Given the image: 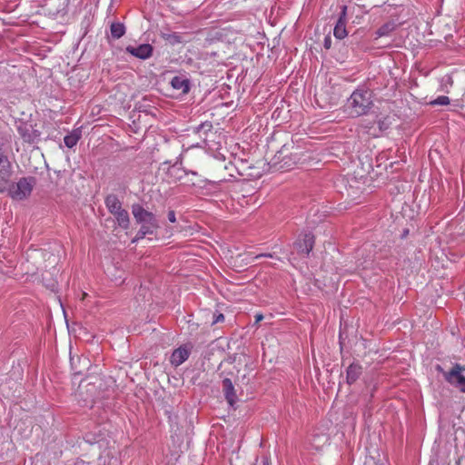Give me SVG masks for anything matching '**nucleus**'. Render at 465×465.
Segmentation results:
<instances>
[{
  "label": "nucleus",
  "mask_w": 465,
  "mask_h": 465,
  "mask_svg": "<svg viewBox=\"0 0 465 465\" xmlns=\"http://www.w3.org/2000/svg\"><path fill=\"white\" fill-rule=\"evenodd\" d=\"M193 346L190 344H183L175 349L170 358L171 364L178 367L188 360Z\"/></svg>",
  "instance_id": "nucleus-13"
},
{
  "label": "nucleus",
  "mask_w": 465,
  "mask_h": 465,
  "mask_svg": "<svg viewBox=\"0 0 465 465\" xmlns=\"http://www.w3.org/2000/svg\"><path fill=\"white\" fill-rule=\"evenodd\" d=\"M192 176H193L192 178H190L189 176L185 177L187 179L185 183L190 184V185H192V186L202 187V183L203 181L199 179L197 174H196V176H194V175H192Z\"/></svg>",
  "instance_id": "nucleus-25"
},
{
  "label": "nucleus",
  "mask_w": 465,
  "mask_h": 465,
  "mask_svg": "<svg viewBox=\"0 0 465 465\" xmlns=\"http://www.w3.org/2000/svg\"><path fill=\"white\" fill-rule=\"evenodd\" d=\"M378 125H379V131L380 132H382V131L388 129V124H386L384 120H379L378 121Z\"/></svg>",
  "instance_id": "nucleus-30"
},
{
  "label": "nucleus",
  "mask_w": 465,
  "mask_h": 465,
  "mask_svg": "<svg viewBox=\"0 0 465 465\" xmlns=\"http://www.w3.org/2000/svg\"><path fill=\"white\" fill-rule=\"evenodd\" d=\"M111 37L113 39H119L125 34V26L123 23L115 22L110 25Z\"/></svg>",
  "instance_id": "nucleus-19"
},
{
  "label": "nucleus",
  "mask_w": 465,
  "mask_h": 465,
  "mask_svg": "<svg viewBox=\"0 0 465 465\" xmlns=\"http://www.w3.org/2000/svg\"><path fill=\"white\" fill-rule=\"evenodd\" d=\"M274 163H281V168H291L301 157L297 153L291 152L288 144H284L274 155Z\"/></svg>",
  "instance_id": "nucleus-7"
},
{
  "label": "nucleus",
  "mask_w": 465,
  "mask_h": 465,
  "mask_svg": "<svg viewBox=\"0 0 465 465\" xmlns=\"http://www.w3.org/2000/svg\"><path fill=\"white\" fill-rule=\"evenodd\" d=\"M374 125V122H366V121H363V123L361 124V126L364 129H368V133L370 132V130L373 127Z\"/></svg>",
  "instance_id": "nucleus-29"
},
{
  "label": "nucleus",
  "mask_w": 465,
  "mask_h": 465,
  "mask_svg": "<svg viewBox=\"0 0 465 465\" xmlns=\"http://www.w3.org/2000/svg\"><path fill=\"white\" fill-rule=\"evenodd\" d=\"M167 218L170 223H175L176 222L175 212L173 210H169L168 213H167Z\"/></svg>",
  "instance_id": "nucleus-28"
},
{
  "label": "nucleus",
  "mask_w": 465,
  "mask_h": 465,
  "mask_svg": "<svg viewBox=\"0 0 465 465\" xmlns=\"http://www.w3.org/2000/svg\"><path fill=\"white\" fill-rule=\"evenodd\" d=\"M170 84L174 90L178 91L180 94L183 95L187 94L191 90V81L183 74L173 76L171 79Z\"/></svg>",
  "instance_id": "nucleus-15"
},
{
  "label": "nucleus",
  "mask_w": 465,
  "mask_h": 465,
  "mask_svg": "<svg viewBox=\"0 0 465 465\" xmlns=\"http://www.w3.org/2000/svg\"><path fill=\"white\" fill-rule=\"evenodd\" d=\"M262 257H270V258H272V255L271 253H260V254L256 255L254 257V259H259V258H262Z\"/></svg>",
  "instance_id": "nucleus-32"
},
{
  "label": "nucleus",
  "mask_w": 465,
  "mask_h": 465,
  "mask_svg": "<svg viewBox=\"0 0 465 465\" xmlns=\"http://www.w3.org/2000/svg\"><path fill=\"white\" fill-rule=\"evenodd\" d=\"M163 37L173 45L181 43V36L176 33L164 34Z\"/></svg>",
  "instance_id": "nucleus-23"
},
{
  "label": "nucleus",
  "mask_w": 465,
  "mask_h": 465,
  "mask_svg": "<svg viewBox=\"0 0 465 465\" xmlns=\"http://www.w3.org/2000/svg\"><path fill=\"white\" fill-rule=\"evenodd\" d=\"M213 129V126L212 122L205 121L194 128V133L199 135L200 139L205 145L210 146V137L216 134Z\"/></svg>",
  "instance_id": "nucleus-16"
},
{
  "label": "nucleus",
  "mask_w": 465,
  "mask_h": 465,
  "mask_svg": "<svg viewBox=\"0 0 465 465\" xmlns=\"http://www.w3.org/2000/svg\"><path fill=\"white\" fill-rule=\"evenodd\" d=\"M132 213L134 221L141 227L137 232L132 242H136L143 239L146 235H153L160 228V223L156 215L152 212L147 211L139 203L132 205Z\"/></svg>",
  "instance_id": "nucleus-1"
},
{
  "label": "nucleus",
  "mask_w": 465,
  "mask_h": 465,
  "mask_svg": "<svg viewBox=\"0 0 465 465\" xmlns=\"http://www.w3.org/2000/svg\"><path fill=\"white\" fill-rule=\"evenodd\" d=\"M263 319V316L262 314H256L255 315V323L259 322L260 321H262Z\"/></svg>",
  "instance_id": "nucleus-33"
},
{
  "label": "nucleus",
  "mask_w": 465,
  "mask_h": 465,
  "mask_svg": "<svg viewBox=\"0 0 465 465\" xmlns=\"http://www.w3.org/2000/svg\"><path fill=\"white\" fill-rule=\"evenodd\" d=\"M363 368L358 361L351 362L346 369V383H355L362 374Z\"/></svg>",
  "instance_id": "nucleus-17"
},
{
  "label": "nucleus",
  "mask_w": 465,
  "mask_h": 465,
  "mask_svg": "<svg viewBox=\"0 0 465 465\" xmlns=\"http://www.w3.org/2000/svg\"><path fill=\"white\" fill-rule=\"evenodd\" d=\"M348 47L351 48L353 54L358 55L360 53H364L369 50V44L364 40L362 32L360 30L355 31L348 37Z\"/></svg>",
  "instance_id": "nucleus-9"
},
{
  "label": "nucleus",
  "mask_w": 465,
  "mask_h": 465,
  "mask_svg": "<svg viewBox=\"0 0 465 465\" xmlns=\"http://www.w3.org/2000/svg\"><path fill=\"white\" fill-rule=\"evenodd\" d=\"M223 321H224V315L223 313H221V312L214 313L212 324H215V323H218V322H223Z\"/></svg>",
  "instance_id": "nucleus-26"
},
{
  "label": "nucleus",
  "mask_w": 465,
  "mask_h": 465,
  "mask_svg": "<svg viewBox=\"0 0 465 465\" xmlns=\"http://www.w3.org/2000/svg\"><path fill=\"white\" fill-rule=\"evenodd\" d=\"M435 369L438 372L442 373L448 383L458 389L460 392L465 393V375L463 374L465 371V366L460 363H454L451 369L446 371L438 364Z\"/></svg>",
  "instance_id": "nucleus-5"
},
{
  "label": "nucleus",
  "mask_w": 465,
  "mask_h": 465,
  "mask_svg": "<svg viewBox=\"0 0 465 465\" xmlns=\"http://www.w3.org/2000/svg\"><path fill=\"white\" fill-rule=\"evenodd\" d=\"M190 175L196 176V173L186 172L177 162L170 164L166 170V176L171 182H177Z\"/></svg>",
  "instance_id": "nucleus-14"
},
{
  "label": "nucleus",
  "mask_w": 465,
  "mask_h": 465,
  "mask_svg": "<svg viewBox=\"0 0 465 465\" xmlns=\"http://www.w3.org/2000/svg\"><path fill=\"white\" fill-rule=\"evenodd\" d=\"M262 465H271V459L269 456H262Z\"/></svg>",
  "instance_id": "nucleus-31"
},
{
  "label": "nucleus",
  "mask_w": 465,
  "mask_h": 465,
  "mask_svg": "<svg viewBox=\"0 0 465 465\" xmlns=\"http://www.w3.org/2000/svg\"><path fill=\"white\" fill-rule=\"evenodd\" d=\"M431 105H447L450 104V98L445 95H440L430 103Z\"/></svg>",
  "instance_id": "nucleus-24"
},
{
  "label": "nucleus",
  "mask_w": 465,
  "mask_h": 465,
  "mask_svg": "<svg viewBox=\"0 0 465 465\" xmlns=\"http://www.w3.org/2000/svg\"><path fill=\"white\" fill-rule=\"evenodd\" d=\"M170 163H171V162L166 161L163 164L164 165V164H170Z\"/></svg>",
  "instance_id": "nucleus-35"
},
{
  "label": "nucleus",
  "mask_w": 465,
  "mask_h": 465,
  "mask_svg": "<svg viewBox=\"0 0 465 465\" xmlns=\"http://www.w3.org/2000/svg\"><path fill=\"white\" fill-rule=\"evenodd\" d=\"M15 127L24 143L33 144L40 141L41 132L36 128V124L18 119L15 120Z\"/></svg>",
  "instance_id": "nucleus-6"
},
{
  "label": "nucleus",
  "mask_w": 465,
  "mask_h": 465,
  "mask_svg": "<svg viewBox=\"0 0 465 465\" xmlns=\"http://www.w3.org/2000/svg\"><path fill=\"white\" fill-rule=\"evenodd\" d=\"M373 105L372 92L365 86L355 89L346 103L350 114L353 117L368 114Z\"/></svg>",
  "instance_id": "nucleus-2"
},
{
  "label": "nucleus",
  "mask_w": 465,
  "mask_h": 465,
  "mask_svg": "<svg viewBox=\"0 0 465 465\" xmlns=\"http://www.w3.org/2000/svg\"><path fill=\"white\" fill-rule=\"evenodd\" d=\"M104 204L108 212L114 215L118 226L124 230L130 227V216L127 210L124 209L118 196L108 194L104 199Z\"/></svg>",
  "instance_id": "nucleus-3"
},
{
  "label": "nucleus",
  "mask_w": 465,
  "mask_h": 465,
  "mask_svg": "<svg viewBox=\"0 0 465 465\" xmlns=\"http://www.w3.org/2000/svg\"><path fill=\"white\" fill-rule=\"evenodd\" d=\"M347 25V5H343L341 6V12L339 14L337 22L333 29V35L336 39L342 40L348 36V31L346 28Z\"/></svg>",
  "instance_id": "nucleus-10"
},
{
  "label": "nucleus",
  "mask_w": 465,
  "mask_h": 465,
  "mask_svg": "<svg viewBox=\"0 0 465 465\" xmlns=\"http://www.w3.org/2000/svg\"><path fill=\"white\" fill-rule=\"evenodd\" d=\"M35 185L36 178L35 176L22 177L16 183H11L8 195L13 200L24 201L31 195Z\"/></svg>",
  "instance_id": "nucleus-4"
},
{
  "label": "nucleus",
  "mask_w": 465,
  "mask_h": 465,
  "mask_svg": "<svg viewBox=\"0 0 465 465\" xmlns=\"http://www.w3.org/2000/svg\"><path fill=\"white\" fill-rule=\"evenodd\" d=\"M81 138V132L80 131H74L69 134H66L64 138V142L66 147L73 148L76 145L78 141Z\"/></svg>",
  "instance_id": "nucleus-20"
},
{
  "label": "nucleus",
  "mask_w": 465,
  "mask_h": 465,
  "mask_svg": "<svg viewBox=\"0 0 465 465\" xmlns=\"http://www.w3.org/2000/svg\"><path fill=\"white\" fill-rule=\"evenodd\" d=\"M125 51L136 58L146 60L153 55V47L150 44H142L138 46L128 45Z\"/></svg>",
  "instance_id": "nucleus-12"
},
{
  "label": "nucleus",
  "mask_w": 465,
  "mask_h": 465,
  "mask_svg": "<svg viewBox=\"0 0 465 465\" xmlns=\"http://www.w3.org/2000/svg\"><path fill=\"white\" fill-rule=\"evenodd\" d=\"M398 27V25L394 20H390L381 25L374 33L375 39L380 37L388 36Z\"/></svg>",
  "instance_id": "nucleus-18"
},
{
  "label": "nucleus",
  "mask_w": 465,
  "mask_h": 465,
  "mask_svg": "<svg viewBox=\"0 0 465 465\" xmlns=\"http://www.w3.org/2000/svg\"><path fill=\"white\" fill-rule=\"evenodd\" d=\"M222 391H223L224 399L227 401V403L229 404V406L233 409H236L235 405L238 401V397L236 394L234 384L232 383L231 378L224 377L223 379Z\"/></svg>",
  "instance_id": "nucleus-11"
},
{
  "label": "nucleus",
  "mask_w": 465,
  "mask_h": 465,
  "mask_svg": "<svg viewBox=\"0 0 465 465\" xmlns=\"http://www.w3.org/2000/svg\"><path fill=\"white\" fill-rule=\"evenodd\" d=\"M315 236L311 232L301 233L293 243V248L299 254L308 257L313 249Z\"/></svg>",
  "instance_id": "nucleus-8"
},
{
  "label": "nucleus",
  "mask_w": 465,
  "mask_h": 465,
  "mask_svg": "<svg viewBox=\"0 0 465 465\" xmlns=\"http://www.w3.org/2000/svg\"><path fill=\"white\" fill-rule=\"evenodd\" d=\"M12 174V168L8 169V173L6 174L0 173V193L7 192L10 186V177Z\"/></svg>",
  "instance_id": "nucleus-22"
},
{
  "label": "nucleus",
  "mask_w": 465,
  "mask_h": 465,
  "mask_svg": "<svg viewBox=\"0 0 465 465\" xmlns=\"http://www.w3.org/2000/svg\"><path fill=\"white\" fill-rule=\"evenodd\" d=\"M12 168L8 157L5 154L3 149L0 147V173L6 174L8 169Z\"/></svg>",
  "instance_id": "nucleus-21"
},
{
  "label": "nucleus",
  "mask_w": 465,
  "mask_h": 465,
  "mask_svg": "<svg viewBox=\"0 0 465 465\" xmlns=\"http://www.w3.org/2000/svg\"><path fill=\"white\" fill-rule=\"evenodd\" d=\"M331 37L330 35H326L324 37V41H323V46L325 49H330L331 46Z\"/></svg>",
  "instance_id": "nucleus-27"
},
{
  "label": "nucleus",
  "mask_w": 465,
  "mask_h": 465,
  "mask_svg": "<svg viewBox=\"0 0 465 465\" xmlns=\"http://www.w3.org/2000/svg\"><path fill=\"white\" fill-rule=\"evenodd\" d=\"M409 233V230H404L403 232V234H402V238L405 237L407 234Z\"/></svg>",
  "instance_id": "nucleus-34"
}]
</instances>
